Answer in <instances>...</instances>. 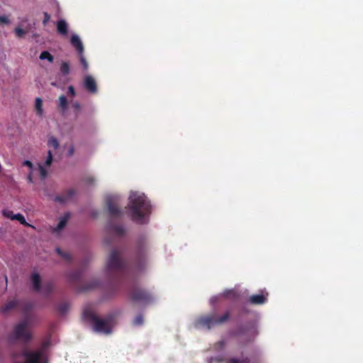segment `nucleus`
I'll return each mask as SVG.
<instances>
[{"mask_svg": "<svg viewBox=\"0 0 363 363\" xmlns=\"http://www.w3.org/2000/svg\"><path fill=\"white\" fill-rule=\"evenodd\" d=\"M216 301H217V298H216V297H213V298H211V303L212 304H214Z\"/></svg>", "mask_w": 363, "mask_h": 363, "instance_id": "obj_51", "label": "nucleus"}, {"mask_svg": "<svg viewBox=\"0 0 363 363\" xmlns=\"http://www.w3.org/2000/svg\"><path fill=\"white\" fill-rule=\"evenodd\" d=\"M35 107L37 111V114L40 116L43 115V101L40 98L38 97L35 99Z\"/></svg>", "mask_w": 363, "mask_h": 363, "instance_id": "obj_24", "label": "nucleus"}, {"mask_svg": "<svg viewBox=\"0 0 363 363\" xmlns=\"http://www.w3.org/2000/svg\"><path fill=\"white\" fill-rule=\"evenodd\" d=\"M225 363H240V360L235 358H231L225 361Z\"/></svg>", "mask_w": 363, "mask_h": 363, "instance_id": "obj_46", "label": "nucleus"}, {"mask_svg": "<svg viewBox=\"0 0 363 363\" xmlns=\"http://www.w3.org/2000/svg\"><path fill=\"white\" fill-rule=\"evenodd\" d=\"M257 335V330L252 325L239 327L233 333L235 336H245L247 342H251Z\"/></svg>", "mask_w": 363, "mask_h": 363, "instance_id": "obj_8", "label": "nucleus"}, {"mask_svg": "<svg viewBox=\"0 0 363 363\" xmlns=\"http://www.w3.org/2000/svg\"><path fill=\"white\" fill-rule=\"evenodd\" d=\"M106 205L108 213L112 217H118L121 215V211L113 196H108L106 198Z\"/></svg>", "mask_w": 363, "mask_h": 363, "instance_id": "obj_10", "label": "nucleus"}, {"mask_svg": "<svg viewBox=\"0 0 363 363\" xmlns=\"http://www.w3.org/2000/svg\"><path fill=\"white\" fill-rule=\"evenodd\" d=\"M2 213L4 217L10 218L11 220L12 218L13 217V215H15L13 212L10 210H4Z\"/></svg>", "mask_w": 363, "mask_h": 363, "instance_id": "obj_37", "label": "nucleus"}, {"mask_svg": "<svg viewBox=\"0 0 363 363\" xmlns=\"http://www.w3.org/2000/svg\"><path fill=\"white\" fill-rule=\"evenodd\" d=\"M268 293L253 294L250 298L248 301L253 305H262L266 303L267 300Z\"/></svg>", "mask_w": 363, "mask_h": 363, "instance_id": "obj_13", "label": "nucleus"}, {"mask_svg": "<svg viewBox=\"0 0 363 363\" xmlns=\"http://www.w3.org/2000/svg\"><path fill=\"white\" fill-rule=\"evenodd\" d=\"M230 319V311H226L222 315L218 316L216 313L200 316L196 320V326L206 328L208 330L212 328L225 323Z\"/></svg>", "mask_w": 363, "mask_h": 363, "instance_id": "obj_5", "label": "nucleus"}, {"mask_svg": "<svg viewBox=\"0 0 363 363\" xmlns=\"http://www.w3.org/2000/svg\"><path fill=\"white\" fill-rule=\"evenodd\" d=\"M32 333L29 330V320L28 318L14 325L13 330L8 335L9 344H14L17 341L24 343L32 339Z\"/></svg>", "mask_w": 363, "mask_h": 363, "instance_id": "obj_4", "label": "nucleus"}, {"mask_svg": "<svg viewBox=\"0 0 363 363\" xmlns=\"http://www.w3.org/2000/svg\"><path fill=\"white\" fill-rule=\"evenodd\" d=\"M57 32L62 35H67L68 33V26L67 23L65 20H60L57 23Z\"/></svg>", "mask_w": 363, "mask_h": 363, "instance_id": "obj_18", "label": "nucleus"}, {"mask_svg": "<svg viewBox=\"0 0 363 363\" xmlns=\"http://www.w3.org/2000/svg\"><path fill=\"white\" fill-rule=\"evenodd\" d=\"M50 345V341H45L42 343L40 347L38 349V350L42 351L43 353L47 354V350Z\"/></svg>", "mask_w": 363, "mask_h": 363, "instance_id": "obj_35", "label": "nucleus"}, {"mask_svg": "<svg viewBox=\"0 0 363 363\" xmlns=\"http://www.w3.org/2000/svg\"><path fill=\"white\" fill-rule=\"evenodd\" d=\"M33 303H26L24 304H21L20 302H19V306L18 307L21 309L22 312L24 313V314H27L29 313V311L33 308Z\"/></svg>", "mask_w": 363, "mask_h": 363, "instance_id": "obj_26", "label": "nucleus"}, {"mask_svg": "<svg viewBox=\"0 0 363 363\" xmlns=\"http://www.w3.org/2000/svg\"><path fill=\"white\" fill-rule=\"evenodd\" d=\"M82 276V274L79 270L72 271L67 274L69 281L72 284L78 283L80 281Z\"/></svg>", "mask_w": 363, "mask_h": 363, "instance_id": "obj_16", "label": "nucleus"}, {"mask_svg": "<svg viewBox=\"0 0 363 363\" xmlns=\"http://www.w3.org/2000/svg\"><path fill=\"white\" fill-rule=\"evenodd\" d=\"M222 296L225 298L236 300L238 298V294L234 289H228L223 292Z\"/></svg>", "mask_w": 363, "mask_h": 363, "instance_id": "obj_20", "label": "nucleus"}, {"mask_svg": "<svg viewBox=\"0 0 363 363\" xmlns=\"http://www.w3.org/2000/svg\"><path fill=\"white\" fill-rule=\"evenodd\" d=\"M225 345V342L224 340L219 341L216 344V347L218 350H222Z\"/></svg>", "mask_w": 363, "mask_h": 363, "instance_id": "obj_41", "label": "nucleus"}, {"mask_svg": "<svg viewBox=\"0 0 363 363\" xmlns=\"http://www.w3.org/2000/svg\"><path fill=\"white\" fill-rule=\"evenodd\" d=\"M240 363H250V359L249 358H245L242 360H240Z\"/></svg>", "mask_w": 363, "mask_h": 363, "instance_id": "obj_50", "label": "nucleus"}, {"mask_svg": "<svg viewBox=\"0 0 363 363\" xmlns=\"http://www.w3.org/2000/svg\"><path fill=\"white\" fill-rule=\"evenodd\" d=\"M48 145L50 146V147H52L54 149L56 150L59 147V143H58L57 140L55 138L51 137L48 140Z\"/></svg>", "mask_w": 363, "mask_h": 363, "instance_id": "obj_34", "label": "nucleus"}, {"mask_svg": "<svg viewBox=\"0 0 363 363\" xmlns=\"http://www.w3.org/2000/svg\"><path fill=\"white\" fill-rule=\"evenodd\" d=\"M83 85L84 89L91 94H96L98 91L96 82L91 75H86L84 78Z\"/></svg>", "mask_w": 363, "mask_h": 363, "instance_id": "obj_11", "label": "nucleus"}, {"mask_svg": "<svg viewBox=\"0 0 363 363\" xmlns=\"http://www.w3.org/2000/svg\"><path fill=\"white\" fill-rule=\"evenodd\" d=\"M72 107L78 112L81 109V104L78 101H75L72 104Z\"/></svg>", "mask_w": 363, "mask_h": 363, "instance_id": "obj_45", "label": "nucleus"}, {"mask_svg": "<svg viewBox=\"0 0 363 363\" xmlns=\"http://www.w3.org/2000/svg\"><path fill=\"white\" fill-rule=\"evenodd\" d=\"M57 253L67 261H71L72 256L69 252H63L59 247L56 248Z\"/></svg>", "mask_w": 363, "mask_h": 363, "instance_id": "obj_30", "label": "nucleus"}, {"mask_svg": "<svg viewBox=\"0 0 363 363\" xmlns=\"http://www.w3.org/2000/svg\"><path fill=\"white\" fill-rule=\"evenodd\" d=\"M76 191L74 189H68L63 192L61 195L56 196L55 198V201L60 203H65L66 202L70 201L72 199Z\"/></svg>", "mask_w": 363, "mask_h": 363, "instance_id": "obj_12", "label": "nucleus"}, {"mask_svg": "<svg viewBox=\"0 0 363 363\" xmlns=\"http://www.w3.org/2000/svg\"><path fill=\"white\" fill-rule=\"evenodd\" d=\"M69 218V213L65 214L60 218V220L58 225H57V227L53 228V232L57 233V232H60V230H62L67 225Z\"/></svg>", "mask_w": 363, "mask_h": 363, "instance_id": "obj_19", "label": "nucleus"}, {"mask_svg": "<svg viewBox=\"0 0 363 363\" xmlns=\"http://www.w3.org/2000/svg\"><path fill=\"white\" fill-rule=\"evenodd\" d=\"M144 319L142 314L138 315L133 320V324L135 326H140L143 324Z\"/></svg>", "mask_w": 363, "mask_h": 363, "instance_id": "obj_32", "label": "nucleus"}, {"mask_svg": "<svg viewBox=\"0 0 363 363\" xmlns=\"http://www.w3.org/2000/svg\"><path fill=\"white\" fill-rule=\"evenodd\" d=\"M23 166H27L29 167L30 169V171H33V163L29 161V160H25L23 162Z\"/></svg>", "mask_w": 363, "mask_h": 363, "instance_id": "obj_40", "label": "nucleus"}, {"mask_svg": "<svg viewBox=\"0 0 363 363\" xmlns=\"http://www.w3.org/2000/svg\"><path fill=\"white\" fill-rule=\"evenodd\" d=\"M132 301L141 303H149L152 301L151 295L146 291L135 288L130 292Z\"/></svg>", "mask_w": 363, "mask_h": 363, "instance_id": "obj_9", "label": "nucleus"}, {"mask_svg": "<svg viewBox=\"0 0 363 363\" xmlns=\"http://www.w3.org/2000/svg\"><path fill=\"white\" fill-rule=\"evenodd\" d=\"M83 318L92 324L93 330L96 333L109 335L116 324V315L109 313L104 318H101L92 310L86 308L83 312Z\"/></svg>", "mask_w": 363, "mask_h": 363, "instance_id": "obj_2", "label": "nucleus"}, {"mask_svg": "<svg viewBox=\"0 0 363 363\" xmlns=\"http://www.w3.org/2000/svg\"><path fill=\"white\" fill-rule=\"evenodd\" d=\"M53 161L52 153L50 150L48 152V156L44 163V167H49L52 164Z\"/></svg>", "mask_w": 363, "mask_h": 363, "instance_id": "obj_31", "label": "nucleus"}, {"mask_svg": "<svg viewBox=\"0 0 363 363\" xmlns=\"http://www.w3.org/2000/svg\"><path fill=\"white\" fill-rule=\"evenodd\" d=\"M18 306H19V301H16V300L10 301L7 302L4 306H2L1 312L4 314H6L8 312H9L11 310H12L16 307H18Z\"/></svg>", "mask_w": 363, "mask_h": 363, "instance_id": "obj_17", "label": "nucleus"}, {"mask_svg": "<svg viewBox=\"0 0 363 363\" xmlns=\"http://www.w3.org/2000/svg\"><path fill=\"white\" fill-rule=\"evenodd\" d=\"M69 308V304L67 301L61 302L57 306V309L61 315L65 314L68 311Z\"/></svg>", "mask_w": 363, "mask_h": 363, "instance_id": "obj_23", "label": "nucleus"}, {"mask_svg": "<svg viewBox=\"0 0 363 363\" xmlns=\"http://www.w3.org/2000/svg\"><path fill=\"white\" fill-rule=\"evenodd\" d=\"M50 16L48 14V13L45 12L44 13V19L43 21V25H46L48 23V21H50Z\"/></svg>", "mask_w": 363, "mask_h": 363, "instance_id": "obj_43", "label": "nucleus"}, {"mask_svg": "<svg viewBox=\"0 0 363 363\" xmlns=\"http://www.w3.org/2000/svg\"><path fill=\"white\" fill-rule=\"evenodd\" d=\"M68 94L72 96H74L76 95V91L73 86H68Z\"/></svg>", "mask_w": 363, "mask_h": 363, "instance_id": "obj_44", "label": "nucleus"}, {"mask_svg": "<svg viewBox=\"0 0 363 363\" xmlns=\"http://www.w3.org/2000/svg\"><path fill=\"white\" fill-rule=\"evenodd\" d=\"M15 33L17 37L22 38L26 34V31L21 28H16L15 29Z\"/></svg>", "mask_w": 363, "mask_h": 363, "instance_id": "obj_38", "label": "nucleus"}, {"mask_svg": "<svg viewBox=\"0 0 363 363\" xmlns=\"http://www.w3.org/2000/svg\"><path fill=\"white\" fill-rule=\"evenodd\" d=\"M107 272L115 274L116 280L122 279L127 272V262L122 258L121 253L116 250H111L106 263Z\"/></svg>", "mask_w": 363, "mask_h": 363, "instance_id": "obj_3", "label": "nucleus"}, {"mask_svg": "<svg viewBox=\"0 0 363 363\" xmlns=\"http://www.w3.org/2000/svg\"><path fill=\"white\" fill-rule=\"evenodd\" d=\"M58 106L62 112H65V111H67V107H68V101H67V99L65 96L61 95L59 97Z\"/></svg>", "mask_w": 363, "mask_h": 363, "instance_id": "obj_22", "label": "nucleus"}, {"mask_svg": "<svg viewBox=\"0 0 363 363\" xmlns=\"http://www.w3.org/2000/svg\"><path fill=\"white\" fill-rule=\"evenodd\" d=\"M32 172L33 171H30V173L28 174V175L27 177V179H28L29 183H33V177H32Z\"/></svg>", "mask_w": 363, "mask_h": 363, "instance_id": "obj_49", "label": "nucleus"}, {"mask_svg": "<svg viewBox=\"0 0 363 363\" xmlns=\"http://www.w3.org/2000/svg\"><path fill=\"white\" fill-rule=\"evenodd\" d=\"M10 356L13 359H16L17 358H18L20 356H22V353L20 354L19 352H15V351H13L11 352L10 354Z\"/></svg>", "mask_w": 363, "mask_h": 363, "instance_id": "obj_42", "label": "nucleus"}, {"mask_svg": "<svg viewBox=\"0 0 363 363\" xmlns=\"http://www.w3.org/2000/svg\"><path fill=\"white\" fill-rule=\"evenodd\" d=\"M60 73L63 76H67L70 72V65L68 62L62 61L60 66Z\"/></svg>", "mask_w": 363, "mask_h": 363, "instance_id": "obj_21", "label": "nucleus"}, {"mask_svg": "<svg viewBox=\"0 0 363 363\" xmlns=\"http://www.w3.org/2000/svg\"><path fill=\"white\" fill-rule=\"evenodd\" d=\"M40 59L47 60L50 63L54 61V57L48 51H43L40 55Z\"/></svg>", "mask_w": 363, "mask_h": 363, "instance_id": "obj_27", "label": "nucleus"}, {"mask_svg": "<svg viewBox=\"0 0 363 363\" xmlns=\"http://www.w3.org/2000/svg\"><path fill=\"white\" fill-rule=\"evenodd\" d=\"M80 62L82 65V67L84 70H87L89 68V65L87 61L86 60L84 54H78Z\"/></svg>", "mask_w": 363, "mask_h": 363, "instance_id": "obj_33", "label": "nucleus"}, {"mask_svg": "<svg viewBox=\"0 0 363 363\" xmlns=\"http://www.w3.org/2000/svg\"><path fill=\"white\" fill-rule=\"evenodd\" d=\"M98 285V282L96 281H94L91 284H90L89 286H88L85 289H93L94 287H96V286Z\"/></svg>", "mask_w": 363, "mask_h": 363, "instance_id": "obj_48", "label": "nucleus"}, {"mask_svg": "<svg viewBox=\"0 0 363 363\" xmlns=\"http://www.w3.org/2000/svg\"><path fill=\"white\" fill-rule=\"evenodd\" d=\"M74 147L73 145H71L68 150V155L72 156L74 155Z\"/></svg>", "mask_w": 363, "mask_h": 363, "instance_id": "obj_47", "label": "nucleus"}, {"mask_svg": "<svg viewBox=\"0 0 363 363\" xmlns=\"http://www.w3.org/2000/svg\"><path fill=\"white\" fill-rule=\"evenodd\" d=\"M129 216L139 224L145 223V216L150 213L151 205L144 194L132 193L129 197Z\"/></svg>", "mask_w": 363, "mask_h": 363, "instance_id": "obj_1", "label": "nucleus"}, {"mask_svg": "<svg viewBox=\"0 0 363 363\" xmlns=\"http://www.w3.org/2000/svg\"><path fill=\"white\" fill-rule=\"evenodd\" d=\"M83 181L88 185L94 184L95 179L93 176L87 175L83 178Z\"/></svg>", "mask_w": 363, "mask_h": 363, "instance_id": "obj_36", "label": "nucleus"}, {"mask_svg": "<svg viewBox=\"0 0 363 363\" xmlns=\"http://www.w3.org/2000/svg\"><path fill=\"white\" fill-rule=\"evenodd\" d=\"M70 43L76 49L78 54H84V46L78 35H73L71 37Z\"/></svg>", "mask_w": 363, "mask_h": 363, "instance_id": "obj_14", "label": "nucleus"}, {"mask_svg": "<svg viewBox=\"0 0 363 363\" xmlns=\"http://www.w3.org/2000/svg\"><path fill=\"white\" fill-rule=\"evenodd\" d=\"M9 19L6 16H0V24H9Z\"/></svg>", "mask_w": 363, "mask_h": 363, "instance_id": "obj_39", "label": "nucleus"}, {"mask_svg": "<svg viewBox=\"0 0 363 363\" xmlns=\"http://www.w3.org/2000/svg\"><path fill=\"white\" fill-rule=\"evenodd\" d=\"M33 291L42 293L44 296H49L54 289L52 281H45L41 286L40 277L38 273H33L30 277Z\"/></svg>", "mask_w": 363, "mask_h": 363, "instance_id": "obj_6", "label": "nucleus"}, {"mask_svg": "<svg viewBox=\"0 0 363 363\" xmlns=\"http://www.w3.org/2000/svg\"><path fill=\"white\" fill-rule=\"evenodd\" d=\"M107 230L117 236H122L125 233V229L122 225H115L111 223L107 226Z\"/></svg>", "mask_w": 363, "mask_h": 363, "instance_id": "obj_15", "label": "nucleus"}, {"mask_svg": "<svg viewBox=\"0 0 363 363\" xmlns=\"http://www.w3.org/2000/svg\"><path fill=\"white\" fill-rule=\"evenodd\" d=\"M12 220H16L19 221L21 224H22L25 226L34 228L33 225H30L29 223H28L26 222L24 216L21 213H17L16 215H13Z\"/></svg>", "mask_w": 363, "mask_h": 363, "instance_id": "obj_25", "label": "nucleus"}, {"mask_svg": "<svg viewBox=\"0 0 363 363\" xmlns=\"http://www.w3.org/2000/svg\"><path fill=\"white\" fill-rule=\"evenodd\" d=\"M38 169L39 171V174L41 180H45L46 177H48V171L45 169V167H44L41 164H38Z\"/></svg>", "mask_w": 363, "mask_h": 363, "instance_id": "obj_28", "label": "nucleus"}, {"mask_svg": "<svg viewBox=\"0 0 363 363\" xmlns=\"http://www.w3.org/2000/svg\"><path fill=\"white\" fill-rule=\"evenodd\" d=\"M225 361L226 360H225L224 356H223V355L211 357L208 359V363H222V362L225 363Z\"/></svg>", "mask_w": 363, "mask_h": 363, "instance_id": "obj_29", "label": "nucleus"}, {"mask_svg": "<svg viewBox=\"0 0 363 363\" xmlns=\"http://www.w3.org/2000/svg\"><path fill=\"white\" fill-rule=\"evenodd\" d=\"M22 356L24 357L26 363H49L48 354L38 349L33 351L24 350L22 352Z\"/></svg>", "mask_w": 363, "mask_h": 363, "instance_id": "obj_7", "label": "nucleus"}]
</instances>
